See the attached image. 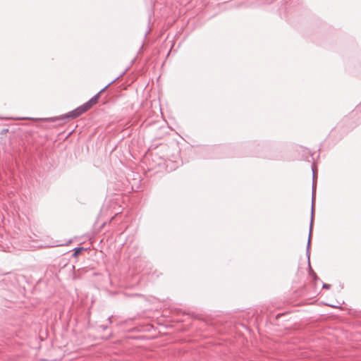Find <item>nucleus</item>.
Segmentation results:
<instances>
[{"mask_svg":"<svg viewBox=\"0 0 361 361\" xmlns=\"http://www.w3.org/2000/svg\"><path fill=\"white\" fill-rule=\"evenodd\" d=\"M314 191H315V186L313 184V185H312V205L311 221H310V226L308 242H307V255L308 258H310V240H311V236H312V222H313V214H314L313 204H314Z\"/></svg>","mask_w":361,"mask_h":361,"instance_id":"1","label":"nucleus"},{"mask_svg":"<svg viewBox=\"0 0 361 361\" xmlns=\"http://www.w3.org/2000/svg\"><path fill=\"white\" fill-rule=\"evenodd\" d=\"M111 83H109L107 85H106L102 90H101L97 94H96L94 96H93L88 102L85 103L83 105L85 106V109L87 110L90 109L92 105L95 104L99 98L100 94L106 88L108 87Z\"/></svg>","mask_w":361,"mask_h":361,"instance_id":"2","label":"nucleus"},{"mask_svg":"<svg viewBox=\"0 0 361 361\" xmlns=\"http://www.w3.org/2000/svg\"><path fill=\"white\" fill-rule=\"evenodd\" d=\"M87 110L85 109V106L82 104V106L78 107L77 109H74L73 111L69 112L67 114L68 118H75L82 114L83 113L86 112Z\"/></svg>","mask_w":361,"mask_h":361,"instance_id":"3","label":"nucleus"},{"mask_svg":"<svg viewBox=\"0 0 361 361\" xmlns=\"http://www.w3.org/2000/svg\"><path fill=\"white\" fill-rule=\"evenodd\" d=\"M75 254H78L79 252H80L82 250H83V247H76Z\"/></svg>","mask_w":361,"mask_h":361,"instance_id":"4","label":"nucleus"},{"mask_svg":"<svg viewBox=\"0 0 361 361\" xmlns=\"http://www.w3.org/2000/svg\"><path fill=\"white\" fill-rule=\"evenodd\" d=\"M330 286H330L329 284H326V283H324V284L323 285V288H327V289H328V288H330Z\"/></svg>","mask_w":361,"mask_h":361,"instance_id":"5","label":"nucleus"},{"mask_svg":"<svg viewBox=\"0 0 361 361\" xmlns=\"http://www.w3.org/2000/svg\"><path fill=\"white\" fill-rule=\"evenodd\" d=\"M108 321H109V324H111L112 323V317H109L108 318Z\"/></svg>","mask_w":361,"mask_h":361,"instance_id":"6","label":"nucleus"},{"mask_svg":"<svg viewBox=\"0 0 361 361\" xmlns=\"http://www.w3.org/2000/svg\"><path fill=\"white\" fill-rule=\"evenodd\" d=\"M102 328L103 329H106L107 328V326H102Z\"/></svg>","mask_w":361,"mask_h":361,"instance_id":"7","label":"nucleus"},{"mask_svg":"<svg viewBox=\"0 0 361 361\" xmlns=\"http://www.w3.org/2000/svg\"><path fill=\"white\" fill-rule=\"evenodd\" d=\"M313 174L314 175V169H312Z\"/></svg>","mask_w":361,"mask_h":361,"instance_id":"8","label":"nucleus"},{"mask_svg":"<svg viewBox=\"0 0 361 361\" xmlns=\"http://www.w3.org/2000/svg\"><path fill=\"white\" fill-rule=\"evenodd\" d=\"M114 81H116V79H114V80L112 82H111L110 83L111 84Z\"/></svg>","mask_w":361,"mask_h":361,"instance_id":"9","label":"nucleus"}]
</instances>
